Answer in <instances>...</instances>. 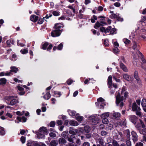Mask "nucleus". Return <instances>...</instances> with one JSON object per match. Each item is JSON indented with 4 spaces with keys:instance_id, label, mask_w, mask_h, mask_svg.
I'll return each instance as SVG.
<instances>
[{
    "instance_id": "72a5a7b5",
    "label": "nucleus",
    "mask_w": 146,
    "mask_h": 146,
    "mask_svg": "<svg viewBox=\"0 0 146 146\" xmlns=\"http://www.w3.org/2000/svg\"><path fill=\"white\" fill-rule=\"evenodd\" d=\"M113 115L114 117L116 118L119 117L121 115V114L119 112H115L113 113Z\"/></svg>"
},
{
    "instance_id": "e2e57ef3",
    "label": "nucleus",
    "mask_w": 146,
    "mask_h": 146,
    "mask_svg": "<svg viewBox=\"0 0 146 146\" xmlns=\"http://www.w3.org/2000/svg\"><path fill=\"white\" fill-rule=\"evenodd\" d=\"M82 146H90V144L88 142H85L83 143Z\"/></svg>"
},
{
    "instance_id": "ea45409f",
    "label": "nucleus",
    "mask_w": 146,
    "mask_h": 146,
    "mask_svg": "<svg viewBox=\"0 0 146 146\" xmlns=\"http://www.w3.org/2000/svg\"><path fill=\"white\" fill-rule=\"evenodd\" d=\"M13 96H7L5 97L4 98V100H5V101H11L12 100V98H13Z\"/></svg>"
},
{
    "instance_id": "c9c22d12",
    "label": "nucleus",
    "mask_w": 146,
    "mask_h": 146,
    "mask_svg": "<svg viewBox=\"0 0 146 146\" xmlns=\"http://www.w3.org/2000/svg\"><path fill=\"white\" fill-rule=\"evenodd\" d=\"M5 134V132L4 128L1 127H0V135H3Z\"/></svg>"
},
{
    "instance_id": "de8ad7c7",
    "label": "nucleus",
    "mask_w": 146,
    "mask_h": 146,
    "mask_svg": "<svg viewBox=\"0 0 146 146\" xmlns=\"http://www.w3.org/2000/svg\"><path fill=\"white\" fill-rule=\"evenodd\" d=\"M118 60H120V63H122V62H125V59L124 58L123 56H121V57L119 59H118Z\"/></svg>"
},
{
    "instance_id": "cd10ccee",
    "label": "nucleus",
    "mask_w": 146,
    "mask_h": 146,
    "mask_svg": "<svg viewBox=\"0 0 146 146\" xmlns=\"http://www.w3.org/2000/svg\"><path fill=\"white\" fill-rule=\"evenodd\" d=\"M51 95L50 93L47 92L46 94L44 96V98L46 100H48L49 99Z\"/></svg>"
},
{
    "instance_id": "423d86ee",
    "label": "nucleus",
    "mask_w": 146,
    "mask_h": 146,
    "mask_svg": "<svg viewBox=\"0 0 146 146\" xmlns=\"http://www.w3.org/2000/svg\"><path fill=\"white\" fill-rule=\"evenodd\" d=\"M108 87L110 88L111 90L110 91V93L111 94H113L114 93L115 91L114 89L113 90V89H115L117 88V85L115 83H108Z\"/></svg>"
},
{
    "instance_id": "f8f14e48",
    "label": "nucleus",
    "mask_w": 146,
    "mask_h": 146,
    "mask_svg": "<svg viewBox=\"0 0 146 146\" xmlns=\"http://www.w3.org/2000/svg\"><path fill=\"white\" fill-rule=\"evenodd\" d=\"M129 119L131 122L135 124L137 121V118L136 116L132 115L129 116Z\"/></svg>"
},
{
    "instance_id": "79ce46f5",
    "label": "nucleus",
    "mask_w": 146,
    "mask_h": 146,
    "mask_svg": "<svg viewBox=\"0 0 146 146\" xmlns=\"http://www.w3.org/2000/svg\"><path fill=\"white\" fill-rule=\"evenodd\" d=\"M119 51V50L117 47H115L113 49V52L115 54L117 53Z\"/></svg>"
},
{
    "instance_id": "9d476101",
    "label": "nucleus",
    "mask_w": 146,
    "mask_h": 146,
    "mask_svg": "<svg viewBox=\"0 0 146 146\" xmlns=\"http://www.w3.org/2000/svg\"><path fill=\"white\" fill-rule=\"evenodd\" d=\"M132 135V139L134 142L137 141L138 140V136L136 132L134 131H132L131 132Z\"/></svg>"
},
{
    "instance_id": "f704fd0d",
    "label": "nucleus",
    "mask_w": 146,
    "mask_h": 146,
    "mask_svg": "<svg viewBox=\"0 0 146 146\" xmlns=\"http://www.w3.org/2000/svg\"><path fill=\"white\" fill-rule=\"evenodd\" d=\"M18 69L15 67H12L11 68V71L16 73L18 71Z\"/></svg>"
},
{
    "instance_id": "5701e85b",
    "label": "nucleus",
    "mask_w": 146,
    "mask_h": 146,
    "mask_svg": "<svg viewBox=\"0 0 146 146\" xmlns=\"http://www.w3.org/2000/svg\"><path fill=\"white\" fill-rule=\"evenodd\" d=\"M137 53L136 54H133V56L134 59H137L138 58V54H140V55L141 56L142 55V54L138 50H137Z\"/></svg>"
},
{
    "instance_id": "2eb2a0df",
    "label": "nucleus",
    "mask_w": 146,
    "mask_h": 146,
    "mask_svg": "<svg viewBox=\"0 0 146 146\" xmlns=\"http://www.w3.org/2000/svg\"><path fill=\"white\" fill-rule=\"evenodd\" d=\"M64 27V25L62 23H57L56 24L54 25V28L56 29H60L61 30V28H63Z\"/></svg>"
},
{
    "instance_id": "603ef678",
    "label": "nucleus",
    "mask_w": 146,
    "mask_h": 146,
    "mask_svg": "<svg viewBox=\"0 0 146 146\" xmlns=\"http://www.w3.org/2000/svg\"><path fill=\"white\" fill-rule=\"evenodd\" d=\"M63 47V44L62 43H60L59 45H58L57 47V49L58 50H61Z\"/></svg>"
},
{
    "instance_id": "b1692460",
    "label": "nucleus",
    "mask_w": 146,
    "mask_h": 146,
    "mask_svg": "<svg viewBox=\"0 0 146 146\" xmlns=\"http://www.w3.org/2000/svg\"><path fill=\"white\" fill-rule=\"evenodd\" d=\"M58 144V141L56 140H53L50 143V146H56Z\"/></svg>"
},
{
    "instance_id": "f3484780",
    "label": "nucleus",
    "mask_w": 146,
    "mask_h": 146,
    "mask_svg": "<svg viewBox=\"0 0 146 146\" xmlns=\"http://www.w3.org/2000/svg\"><path fill=\"white\" fill-rule=\"evenodd\" d=\"M123 77L124 79L128 81H130L131 80V77L127 74H124L123 75Z\"/></svg>"
},
{
    "instance_id": "09e8293b",
    "label": "nucleus",
    "mask_w": 146,
    "mask_h": 146,
    "mask_svg": "<svg viewBox=\"0 0 146 146\" xmlns=\"http://www.w3.org/2000/svg\"><path fill=\"white\" fill-rule=\"evenodd\" d=\"M100 30L101 31L102 33H106V30L105 27H101L100 28Z\"/></svg>"
},
{
    "instance_id": "0eeeda50",
    "label": "nucleus",
    "mask_w": 146,
    "mask_h": 146,
    "mask_svg": "<svg viewBox=\"0 0 146 146\" xmlns=\"http://www.w3.org/2000/svg\"><path fill=\"white\" fill-rule=\"evenodd\" d=\"M98 102L96 103L97 105L100 106V108L101 109L103 108L104 106L105 105L104 100L102 98H100L97 99Z\"/></svg>"
},
{
    "instance_id": "338daca9",
    "label": "nucleus",
    "mask_w": 146,
    "mask_h": 146,
    "mask_svg": "<svg viewBox=\"0 0 146 146\" xmlns=\"http://www.w3.org/2000/svg\"><path fill=\"white\" fill-rule=\"evenodd\" d=\"M143 146V144L142 143L139 142L137 143L136 145L135 146Z\"/></svg>"
},
{
    "instance_id": "0e129e2a",
    "label": "nucleus",
    "mask_w": 146,
    "mask_h": 146,
    "mask_svg": "<svg viewBox=\"0 0 146 146\" xmlns=\"http://www.w3.org/2000/svg\"><path fill=\"white\" fill-rule=\"evenodd\" d=\"M108 82H112V77L110 75L109 76L108 78Z\"/></svg>"
},
{
    "instance_id": "c756f323",
    "label": "nucleus",
    "mask_w": 146,
    "mask_h": 146,
    "mask_svg": "<svg viewBox=\"0 0 146 146\" xmlns=\"http://www.w3.org/2000/svg\"><path fill=\"white\" fill-rule=\"evenodd\" d=\"M124 132L125 133L127 134L126 137L127 140H130V137L129 130L128 129H127Z\"/></svg>"
},
{
    "instance_id": "69168bd1",
    "label": "nucleus",
    "mask_w": 146,
    "mask_h": 146,
    "mask_svg": "<svg viewBox=\"0 0 146 146\" xmlns=\"http://www.w3.org/2000/svg\"><path fill=\"white\" fill-rule=\"evenodd\" d=\"M50 126L51 127H54L55 126V122L54 121H51L50 123Z\"/></svg>"
},
{
    "instance_id": "a878e982",
    "label": "nucleus",
    "mask_w": 146,
    "mask_h": 146,
    "mask_svg": "<svg viewBox=\"0 0 146 146\" xmlns=\"http://www.w3.org/2000/svg\"><path fill=\"white\" fill-rule=\"evenodd\" d=\"M139 133L144 135H146V128L141 129L139 130Z\"/></svg>"
},
{
    "instance_id": "052dcab7",
    "label": "nucleus",
    "mask_w": 146,
    "mask_h": 146,
    "mask_svg": "<svg viewBox=\"0 0 146 146\" xmlns=\"http://www.w3.org/2000/svg\"><path fill=\"white\" fill-rule=\"evenodd\" d=\"M113 146H119V144L115 141H113Z\"/></svg>"
},
{
    "instance_id": "1a4fd4ad",
    "label": "nucleus",
    "mask_w": 146,
    "mask_h": 146,
    "mask_svg": "<svg viewBox=\"0 0 146 146\" xmlns=\"http://www.w3.org/2000/svg\"><path fill=\"white\" fill-rule=\"evenodd\" d=\"M13 97L10 102H7L6 101L8 104L11 106H13L18 103V101L17 96H13Z\"/></svg>"
},
{
    "instance_id": "9b49d317",
    "label": "nucleus",
    "mask_w": 146,
    "mask_h": 146,
    "mask_svg": "<svg viewBox=\"0 0 146 146\" xmlns=\"http://www.w3.org/2000/svg\"><path fill=\"white\" fill-rule=\"evenodd\" d=\"M17 119L18 121L15 120V122L17 123H19V122H25L27 120V119L25 117H17Z\"/></svg>"
},
{
    "instance_id": "4be33fe9",
    "label": "nucleus",
    "mask_w": 146,
    "mask_h": 146,
    "mask_svg": "<svg viewBox=\"0 0 146 146\" xmlns=\"http://www.w3.org/2000/svg\"><path fill=\"white\" fill-rule=\"evenodd\" d=\"M138 72L137 71H135L134 73V77L135 78L137 82L141 81L138 75Z\"/></svg>"
},
{
    "instance_id": "864d4df0",
    "label": "nucleus",
    "mask_w": 146,
    "mask_h": 146,
    "mask_svg": "<svg viewBox=\"0 0 146 146\" xmlns=\"http://www.w3.org/2000/svg\"><path fill=\"white\" fill-rule=\"evenodd\" d=\"M85 11V8L84 7H82V9L79 10V13L80 15H82V13H83Z\"/></svg>"
},
{
    "instance_id": "7ed1b4c3",
    "label": "nucleus",
    "mask_w": 146,
    "mask_h": 146,
    "mask_svg": "<svg viewBox=\"0 0 146 146\" xmlns=\"http://www.w3.org/2000/svg\"><path fill=\"white\" fill-rule=\"evenodd\" d=\"M113 137L115 139L122 141H124L123 135L121 132H118L117 131H115L113 132Z\"/></svg>"
},
{
    "instance_id": "2f4dec72",
    "label": "nucleus",
    "mask_w": 146,
    "mask_h": 146,
    "mask_svg": "<svg viewBox=\"0 0 146 146\" xmlns=\"http://www.w3.org/2000/svg\"><path fill=\"white\" fill-rule=\"evenodd\" d=\"M48 45V42H45L42 44L41 48L45 50Z\"/></svg>"
},
{
    "instance_id": "e433bc0d",
    "label": "nucleus",
    "mask_w": 146,
    "mask_h": 146,
    "mask_svg": "<svg viewBox=\"0 0 146 146\" xmlns=\"http://www.w3.org/2000/svg\"><path fill=\"white\" fill-rule=\"evenodd\" d=\"M17 56L15 54H13L10 58V59L13 61H15L17 60Z\"/></svg>"
},
{
    "instance_id": "7c9ffc66",
    "label": "nucleus",
    "mask_w": 146,
    "mask_h": 146,
    "mask_svg": "<svg viewBox=\"0 0 146 146\" xmlns=\"http://www.w3.org/2000/svg\"><path fill=\"white\" fill-rule=\"evenodd\" d=\"M52 14L55 16H58L60 15V12L56 11H52Z\"/></svg>"
},
{
    "instance_id": "dca6fc26",
    "label": "nucleus",
    "mask_w": 146,
    "mask_h": 146,
    "mask_svg": "<svg viewBox=\"0 0 146 146\" xmlns=\"http://www.w3.org/2000/svg\"><path fill=\"white\" fill-rule=\"evenodd\" d=\"M38 19V16H36L34 15H31L30 17V20L34 22H36Z\"/></svg>"
},
{
    "instance_id": "473e14b6",
    "label": "nucleus",
    "mask_w": 146,
    "mask_h": 146,
    "mask_svg": "<svg viewBox=\"0 0 146 146\" xmlns=\"http://www.w3.org/2000/svg\"><path fill=\"white\" fill-rule=\"evenodd\" d=\"M84 130L86 133H88L90 132V129L88 126H86L84 127Z\"/></svg>"
},
{
    "instance_id": "c03bdc74",
    "label": "nucleus",
    "mask_w": 146,
    "mask_h": 146,
    "mask_svg": "<svg viewBox=\"0 0 146 146\" xmlns=\"http://www.w3.org/2000/svg\"><path fill=\"white\" fill-rule=\"evenodd\" d=\"M101 24L99 23V22H96V23L95 24V25L94 26V27L96 29H97V28H98L100 27L101 25Z\"/></svg>"
},
{
    "instance_id": "4d7b16f0",
    "label": "nucleus",
    "mask_w": 146,
    "mask_h": 146,
    "mask_svg": "<svg viewBox=\"0 0 146 146\" xmlns=\"http://www.w3.org/2000/svg\"><path fill=\"white\" fill-rule=\"evenodd\" d=\"M108 132L105 131H102L101 132V135L102 136H105L107 134Z\"/></svg>"
},
{
    "instance_id": "f257e3e1",
    "label": "nucleus",
    "mask_w": 146,
    "mask_h": 146,
    "mask_svg": "<svg viewBox=\"0 0 146 146\" xmlns=\"http://www.w3.org/2000/svg\"><path fill=\"white\" fill-rule=\"evenodd\" d=\"M125 88H122L120 95L119 92L117 93V94L115 95L116 104L117 106L119 105L121 108H122L123 105V101L127 97L128 94V92H125Z\"/></svg>"
},
{
    "instance_id": "aec40b11",
    "label": "nucleus",
    "mask_w": 146,
    "mask_h": 146,
    "mask_svg": "<svg viewBox=\"0 0 146 146\" xmlns=\"http://www.w3.org/2000/svg\"><path fill=\"white\" fill-rule=\"evenodd\" d=\"M58 142L60 144H63L66 143V141L65 139L61 137L58 139Z\"/></svg>"
},
{
    "instance_id": "6e6d98bb",
    "label": "nucleus",
    "mask_w": 146,
    "mask_h": 146,
    "mask_svg": "<svg viewBox=\"0 0 146 146\" xmlns=\"http://www.w3.org/2000/svg\"><path fill=\"white\" fill-rule=\"evenodd\" d=\"M49 135L52 137H54L56 136V134L53 132H50L49 133Z\"/></svg>"
},
{
    "instance_id": "412c9836",
    "label": "nucleus",
    "mask_w": 146,
    "mask_h": 146,
    "mask_svg": "<svg viewBox=\"0 0 146 146\" xmlns=\"http://www.w3.org/2000/svg\"><path fill=\"white\" fill-rule=\"evenodd\" d=\"M69 124L70 125L73 126H77L78 125V123L76 121L72 120L70 121Z\"/></svg>"
},
{
    "instance_id": "c85d7f7f",
    "label": "nucleus",
    "mask_w": 146,
    "mask_h": 146,
    "mask_svg": "<svg viewBox=\"0 0 146 146\" xmlns=\"http://www.w3.org/2000/svg\"><path fill=\"white\" fill-rule=\"evenodd\" d=\"M68 112L69 115L71 116H74L76 114V112L74 111L68 110Z\"/></svg>"
},
{
    "instance_id": "6e6552de",
    "label": "nucleus",
    "mask_w": 146,
    "mask_h": 146,
    "mask_svg": "<svg viewBox=\"0 0 146 146\" xmlns=\"http://www.w3.org/2000/svg\"><path fill=\"white\" fill-rule=\"evenodd\" d=\"M61 32V30L55 29L52 32L51 35L53 37L58 36L60 35Z\"/></svg>"
},
{
    "instance_id": "a19ab883",
    "label": "nucleus",
    "mask_w": 146,
    "mask_h": 146,
    "mask_svg": "<svg viewBox=\"0 0 146 146\" xmlns=\"http://www.w3.org/2000/svg\"><path fill=\"white\" fill-rule=\"evenodd\" d=\"M97 19L96 16L95 15H93L91 19V21L92 23H94L95 22V20Z\"/></svg>"
},
{
    "instance_id": "37998d69",
    "label": "nucleus",
    "mask_w": 146,
    "mask_h": 146,
    "mask_svg": "<svg viewBox=\"0 0 146 146\" xmlns=\"http://www.w3.org/2000/svg\"><path fill=\"white\" fill-rule=\"evenodd\" d=\"M20 52L22 54H24L28 52V50L25 49H23L21 50Z\"/></svg>"
},
{
    "instance_id": "f03ea898",
    "label": "nucleus",
    "mask_w": 146,
    "mask_h": 146,
    "mask_svg": "<svg viewBox=\"0 0 146 146\" xmlns=\"http://www.w3.org/2000/svg\"><path fill=\"white\" fill-rule=\"evenodd\" d=\"M46 132V127H42L40 128L38 131H36L35 133L38 138H43L45 136V133Z\"/></svg>"
},
{
    "instance_id": "bf43d9fd",
    "label": "nucleus",
    "mask_w": 146,
    "mask_h": 146,
    "mask_svg": "<svg viewBox=\"0 0 146 146\" xmlns=\"http://www.w3.org/2000/svg\"><path fill=\"white\" fill-rule=\"evenodd\" d=\"M110 18L112 19L115 18L117 17V15L115 14H112L110 16Z\"/></svg>"
},
{
    "instance_id": "49530a36",
    "label": "nucleus",
    "mask_w": 146,
    "mask_h": 146,
    "mask_svg": "<svg viewBox=\"0 0 146 146\" xmlns=\"http://www.w3.org/2000/svg\"><path fill=\"white\" fill-rule=\"evenodd\" d=\"M52 16V15L51 14H46L45 17H43V19L46 21H47L45 19H48L49 17H50Z\"/></svg>"
},
{
    "instance_id": "58836bf2",
    "label": "nucleus",
    "mask_w": 146,
    "mask_h": 146,
    "mask_svg": "<svg viewBox=\"0 0 146 146\" xmlns=\"http://www.w3.org/2000/svg\"><path fill=\"white\" fill-rule=\"evenodd\" d=\"M77 130V129H74V130H70L69 131V133L70 134L75 135L76 134Z\"/></svg>"
},
{
    "instance_id": "20e7f679",
    "label": "nucleus",
    "mask_w": 146,
    "mask_h": 146,
    "mask_svg": "<svg viewBox=\"0 0 146 146\" xmlns=\"http://www.w3.org/2000/svg\"><path fill=\"white\" fill-rule=\"evenodd\" d=\"M138 106L136 105L135 102H134L132 105V110L133 111H135L136 114L139 116L140 117H141L143 116V114L140 111L141 109L140 107L137 108Z\"/></svg>"
},
{
    "instance_id": "680f3d73",
    "label": "nucleus",
    "mask_w": 146,
    "mask_h": 146,
    "mask_svg": "<svg viewBox=\"0 0 146 146\" xmlns=\"http://www.w3.org/2000/svg\"><path fill=\"white\" fill-rule=\"evenodd\" d=\"M16 114L18 115H23L24 113L23 111L21 112L19 111H17L16 112Z\"/></svg>"
},
{
    "instance_id": "3c124183",
    "label": "nucleus",
    "mask_w": 146,
    "mask_h": 146,
    "mask_svg": "<svg viewBox=\"0 0 146 146\" xmlns=\"http://www.w3.org/2000/svg\"><path fill=\"white\" fill-rule=\"evenodd\" d=\"M20 140L23 143H25V137L23 136L21 137Z\"/></svg>"
},
{
    "instance_id": "4c0bfd02",
    "label": "nucleus",
    "mask_w": 146,
    "mask_h": 146,
    "mask_svg": "<svg viewBox=\"0 0 146 146\" xmlns=\"http://www.w3.org/2000/svg\"><path fill=\"white\" fill-rule=\"evenodd\" d=\"M76 118L78 121H81L83 120V117L81 116H78L77 115Z\"/></svg>"
},
{
    "instance_id": "5fc2aeb1",
    "label": "nucleus",
    "mask_w": 146,
    "mask_h": 146,
    "mask_svg": "<svg viewBox=\"0 0 146 146\" xmlns=\"http://www.w3.org/2000/svg\"><path fill=\"white\" fill-rule=\"evenodd\" d=\"M19 40H17V44L18 46L23 47L25 46V45L24 44H23L22 43L19 42Z\"/></svg>"
},
{
    "instance_id": "4468645a",
    "label": "nucleus",
    "mask_w": 146,
    "mask_h": 146,
    "mask_svg": "<svg viewBox=\"0 0 146 146\" xmlns=\"http://www.w3.org/2000/svg\"><path fill=\"white\" fill-rule=\"evenodd\" d=\"M141 105L143 107V110L146 113V99H143L142 100L141 103Z\"/></svg>"
},
{
    "instance_id": "13d9d810",
    "label": "nucleus",
    "mask_w": 146,
    "mask_h": 146,
    "mask_svg": "<svg viewBox=\"0 0 146 146\" xmlns=\"http://www.w3.org/2000/svg\"><path fill=\"white\" fill-rule=\"evenodd\" d=\"M126 144L127 146H131V142L129 140H127L126 141Z\"/></svg>"
},
{
    "instance_id": "39448f33",
    "label": "nucleus",
    "mask_w": 146,
    "mask_h": 146,
    "mask_svg": "<svg viewBox=\"0 0 146 146\" xmlns=\"http://www.w3.org/2000/svg\"><path fill=\"white\" fill-rule=\"evenodd\" d=\"M108 112H106L102 114L101 117L102 119V122L105 124H107L108 123V118L109 116Z\"/></svg>"
},
{
    "instance_id": "8fccbe9b",
    "label": "nucleus",
    "mask_w": 146,
    "mask_h": 146,
    "mask_svg": "<svg viewBox=\"0 0 146 146\" xmlns=\"http://www.w3.org/2000/svg\"><path fill=\"white\" fill-rule=\"evenodd\" d=\"M123 41L125 44H128L129 43L130 40L127 38H124Z\"/></svg>"
},
{
    "instance_id": "a18cd8bd",
    "label": "nucleus",
    "mask_w": 146,
    "mask_h": 146,
    "mask_svg": "<svg viewBox=\"0 0 146 146\" xmlns=\"http://www.w3.org/2000/svg\"><path fill=\"white\" fill-rule=\"evenodd\" d=\"M98 141L102 145H103L104 143V140L102 138H99L98 139Z\"/></svg>"
},
{
    "instance_id": "ddd939ff",
    "label": "nucleus",
    "mask_w": 146,
    "mask_h": 146,
    "mask_svg": "<svg viewBox=\"0 0 146 146\" xmlns=\"http://www.w3.org/2000/svg\"><path fill=\"white\" fill-rule=\"evenodd\" d=\"M18 90V92L20 95H24L25 93V92L24 91V89L21 86H17Z\"/></svg>"
},
{
    "instance_id": "774afa93",
    "label": "nucleus",
    "mask_w": 146,
    "mask_h": 146,
    "mask_svg": "<svg viewBox=\"0 0 146 146\" xmlns=\"http://www.w3.org/2000/svg\"><path fill=\"white\" fill-rule=\"evenodd\" d=\"M34 146H40V144H39L37 142H33L32 143Z\"/></svg>"
},
{
    "instance_id": "bb28decb",
    "label": "nucleus",
    "mask_w": 146,
    "mask_h": 146,
    "mask_svg": "<svg viewBox=\"0 0 146 146\" xmlns=\"http://www.w3.org/2000/svg\"><path fill=\"white\" fill-rule=\"evenodd\" d=\"M62 94L61 92L54 91V96L57 97H59Z\"/></svg>"
},
{
    "instance_id": "6ab92c4d",
    "label": "nucleus",
    "mask_w": 146,
    "mask_h": 146,
    "mask_svg": "<svg viewBox=\"0 0 146 146\" xmlns=\"http://www.w3.org/2000/svg\"><path fill=\"white\" fill-rule=\"evenodd\" d=\"M95 117L94 116L92 115L90 116L89 117V120H90V121L92 122L93 125H96V122H95Z\"/></svg>"
},
{
    "instance_id": "393cba45",
    "label": "nucleus",
    "mask_w": 146,
    "mask_h": 146,
    "mask_svg": "<svg viewBox=\"0 0 146 146\" xmlns=\"http://www.w3.org/2000/svg\"><path fill=\"white\" fill-rule=\"evenodd\" d=\"M62 136L65 138H66L68 137V133L67 131H63L62 134Z\"/></svg>"
},
{
    "instance_id": "a211bd4d",
    "label": "nucleus",
    "mask_w": 146,
    "mask_h": 146,
    "mask_svg": "<svg viewBox=\"0 0 146 146\" xmlns=\"http://www.w3.org/2000/svg\"><path fill=\"white\" fill-rule=\"evenodd\" d=\"M120 68L122 70L125 72H127L128 71V70L126 66L122 63H121L120 64Z\"/></svg>"
}]
</instances>
